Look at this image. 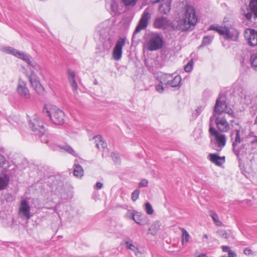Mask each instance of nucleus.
I'll return each instance as SVG.
<instances>
[{
  "mask_svg": "<svg viewBox=\"0 0 257 257\" xmlns=\"http://www.w3.org/2000/svg\"><path fill=\"white\" fill-rule=\"evenodd\" d=\"M185 18L178 21L176 26H173L174 30L186 32L194 27L198 21L195 10L193 7H188L185 13Z\"/></svg>",
  "mask_w": 257,
  "mask_h": 257,
  "instance_id": "1",
  "label": "nucleus"
},
{
  "mask_svg": "<svg viewBox=\"0 0 257 257\" xmlns=\"http://www.w3.org/2000/svg\"><path fill=\"white\" fill-rule=\"evenodd\" d=\"M29 126L35 135L41 138L42 143H48L47 139L46 130L45 128L43 123L40 120L37 115H35L32 119L29 121Z\"/></svg>",
  "mask_w": 257,
  "mask_h": 257,
  "instance_id": "2",
  "label": "nucleus"
},
{
  "mask_svg": "<svg viewBox=\"0 0 257 257\" xmlns=\"http://www.w3.org/2000/svg\"><path fill=\"white\" fill-rule=\"evenodd\" d=\"M233 110L227 106V104L225 100L222 98V95L219 94L216 100L215 106L213 108V114L211 116V119L214 116L219 115H225V113L232 114L233 113Z\"/></svg>",
  "mask_w": 257,
  "mask_h": 257,
  "instance_id": "3",
  "label": "nucleus"
},
{
  "mask_svg": "<svg viewBox=\"0 0 257 257\" xmlns=\"http://www.w3.org/2000/svg\"><path fill=\"white\" fill-rule=\"evenodd\" d=\"M163 37L158 33H151L146 42V48L151 51H157L161 49L164 45Z\"/></svg>",
  "mask_w": 257,
  "mask_h": 257,
  "instance_id": "4",
  "label": "nucleus"
},
{
  "mask_svg": "<svg viewBox=\"0 0 257 257\" xmlns=\"http://www.w3.org/2000/svg\"><path fill=\"white\" fill-rule=\"evenodd\" d=\"M43 112L45 115L48 116L51 119L54 124L62 125L64 123L65 114L62 110L56 108H52L48 110L45 107Z\"/></svg>",
  "mask_w": 257,
  "mask_h": 257,
  "instance_id": "5",
  "label": "nucleus"
},
{
  "mask_svg": "<svg viewBox=\"0 0 257 257\" xmlns=\"http://www.w3.org/2000/svg\"><path fill=\"white\" fill-rule=\"evenodd\" d=\"M242 11L248 21L253 24L257 23V0H251L245 10L242 8Z\"/></svg>",
  "mask_w": 257,
  "mask_h": 257,
  "instance_id": "6",
  "label": "nucleus"
},
{
  "mask_svg": "<svg viewBox=\"0 0 257 257\" xmlns=\"http://www.w3.org/2000/svg\"><path fill=\"white\" fill-rule=\"evenodd\" d=\"M209 132L211 136L214 138V144L217 148L215 149L218 151H220L226 145V136L224 134L220 133L214 127L213 124L210 125Z\"/></svg>",
  "mask_w": 257,
  "mask_h": 257,
  "instance_id": "7",
  "label": "nucleus"
},
{
  "mask_svg": "<svg viewBox=\"0 0 257 257\" xmlns=\"http://www.w3.org/2000/svg\"><path fill=\"white\" fill-rule=\"evenodd\" d=\"M230 140L232 142V150L234 154L236 156L238 161L240 158V152L242 148L237 147L241 142V132L239 130L235 129L232 131L230 134Z\"/></svg>",
  "mask_w": 257,
  "mask_h": 257,
  "instance_id": "8",
  "label": "nucleus"
},
{
  "mask_svg": "<svg viewBox=\"0 0 257 257\" xmlns=\"http://www.w3.org/2000/svg\"><path fill=\"white\" fill-rule=\"evenodd\" d=\"M209 120V128L210 127L211 124L213 125V121H215L216 127L219 131L221 132H226L230 128L229 124L227 122L225 115L214 116L212 118V119H211L210 117Z\"/></svg>",
  "mask_w": 257,
  "mask_h": 257,
  "instance_id": "9",
  "label": "nucleus"
},
{
  "mask_svg": "<svg viewBox=\"0 0 257 257\" xmlns=\"http://www.w3.org/2000/svg\"><path fill=\"white\" fill-rule=\"evenodd\" d=\"M150 8H147L144 11L139 23L134 32V35L139 33L141 30L146 29L148 25L149 20L151 19Z\"/></svg>",
  "mask_w": 257,
  "mask_h": 257,
  "instance_id": "10",
  "label": "nucleus"
},
{
  "mask_svg": "<svg viewBox=\"0 0 257 257\" xmlns=\"http://www.w3.org/2000/svg\"><path fill=\"white\" fill-rule=\"evenodd\" d=\"M16 90L18 94L24 98L26 101H28L30 98L31 94L27 86V84L21 79L19 80Z\"/></svg>",
  "mask_w": 257,
  "mask_h": 257,
  "instance_id": "11",
  "label": "nucleus"
},
{
  "mask_svg": "<svg viewBox=\"0 0 257 257\" xmlns=\"http://www.w3.org/2000/svg\"><path fill=\"white\" fill-rule=\"evenodd\" d=\"M126 38H119L117 41L112 52L113 58L114 60H119L122 56V47L125 45Z\"/></svg>",
  "mask_w": 257,
  "mask_h": 257,
  "instance_id": "12",
  "label": "nucleus"
},
{
  "mask_svg": "<svg viewBox=\"0 0 257 257\" xmlns=\"http://www.w3.org/2000/svg\"><path fill=\"white\" fill-rule=\"evenodd\" d=\"M29 81L32 87L39 94H42L44 92V89L40 82L39 78L34 72H32L29 77Z\"/></svg>",
  "mask_w": 257,
  "mask_h": 257,
  "instance_id": "13",
  "label": "nucleus"
},
{
  "mask_svg": "<svg viewBox=\"0 0 257 257\" xmlns=\"http://www.w3.org/2000/svg\"><path fill=\"white\" fill-rule=\"evenodd\" d=\"M30 206L26 199H22L21 201L19 213L22 218L29 220L31 215L30 214Z\"/></svg>",
  "mask_w": 257,
  "mask_h": 257,
  "instance_id": "14",
  "label": "nucleus"
},
{
  "mask_svg": "<svg viewBox=\"0 0 257 257\" xmlns=\"http://www.w3.org/2000/svg\"><path fill=\"white\" fill-rule=\"evenodd\" d=\"M170 20L164 16L158 17L154 20L153 26L156 29H167L170 25Z\"/></svg>",
  "mask_w": 257,
  "mask_h": 257,
  "instance_id": "15",
  "label": "nucleus"
},
{
  "mask_svg": "<svg viewBox=\"0 0 257 257\" xmlns=\"http://www.w3.org/2000/svg\"><path fill=\"white\" fill-rule=\"evenodd\" d=\"M244 37L250 46H257V30L251 29H246L244 34Z\"/></svg>",
  "mask_w": 257,
  "mask_h": 257,
  "instance_id": "16",
  "label": "nucleus"
},
{
  "mask_svg": "<svg viewBox=\"0 0 257 257\" xmlns=\"http://www.w3.org/2000/svg\"><path fill=\"white\" fill-rule=\"evenodd\" d=\"M224 38L228 41H237L238 36L240 34L239 31L236 29L231 28L230 29L226 28Z\"/></svg>",
  "mask_w": 257,
  "mask_h": 257,
  "instance_id": "17",
  "label": "nucleus"
},
{
  "mask_svg": "<svg viewBox=\"0 0 257 257\" xmlns=\"http://www.w3.org/2000/svg\"><path fill=\"white\" fill-rule=\"evenodd\" d=\"M109 28L104 24H101L96 27L95 35L99 39H105L108 36Z\"/></svg>",
  "mask_w": 257,
  "mask_h": 257,
  "instance_id": "18",
  "label": "nucleus"
},
{
  "mask_svg": "<svg viewBox=\"0 0 257 257\" xmlns=\"http://www.w3.org/2000/svg\"><path fill=\"white\" fill-rule=\"evenodd\" d=\"M16 57L22 59L26 63H27L30 66L33 67L34 69H37L38 66L37 65L36 62L31 60L32 57L30 55L23 52H21L19 51Z\"/></svg>",
  "mask_w": 257,
  "mask_h": 257,
  "instance_id": "19",
  "label": "nucleus"
},
{
  "mask_svg": "<svg viewBox=\"0 0 257 257\" xmlns=\"http://www.w3.org/2000/svg\"><path fill=\"white\" fill-rule=\"evenodd\" d=\"M182 78L180 75H175L174 73H172L171 78L169 82L168 87L170 86L173 88H180L181 86Z\"/></svg>",
  "mask_w": 257,
  "mask_h": 257,
  "instance_id": "20",
  "label": "nucleus"
},
{
  "mask_svg": "<svg viewBox=\"0 0 257 257\" xmlns=\"http://www.w3.org/2000/svg\"><path fill=\"white\" fill-rule=\"evenodd\" d=\"M118 1L119 0H106V8L112 15H115L118 11Z\"/></svg>",
  "mask_w": 257,
  "mask_h": 257,
  "instance_id": "21",
  "label": "nucleus"
},
{
  "mask_svg": "<svg viewBox=\"0 0 257 257\" xmlns=\"http://www.w3.org/2000/svg\"><path fill=\"white\" fill-rule=\"evenodd\" d=\"M210 161L216 166H220L225 162L224 156L219 157L217 154H210L208 156Z\"/></svg>",
  "mask_w": 257,
  "mask_h": 257,
  "instance_id": "22",
  "label": "nucleus"
},
{
  "mask_svg": "<svg viewBox=\"0 0 257 257\" xmlns=\"http://www.w3.org/2000/svg\"><path fill=\"white\" fill-rule=\"evenodd\" d=\"M68 78L69 82H70L71 86L73 89V90L75 92L77 91L78 88V84L76 82L75 77L76 74L74 71L68 69Z\"/></svg>",
  "mask_w": 257,
  "mask_h": 257,
  "instance_id": "23",
  "label": "nucleus"
},
{
  "mask_svg": "<svg viewBox=\"0 0 257 257\" xmlns=\"http://www.w3.org/2000/svg\"><path fill=\"white\" fill-rule=\"evenodd\" d=\"M171 10V2L169 0H167L166 2L162 4L159 8V12L165 15H167L170 12Z\"/></svg>",
  "mask_w": 257,
  "mask_h": 257,
  "instance_id": "24",
  "label": "nucleus"
},
{
  "mask_svg": "<svg viewBox=\"0 0 257 257\" xmlns=\"http://www.w3.org/2000/svg\"><path fill=\"white\" fill-rule=\"evenodd\" d=\"M171 74L169 73H162V74L158 76L156 79L164 84L166 87H168L169 82L171 78Z\"/></svg>",
  "mask_w": 257,
  "mask_h": 257,
  "instance_id": "25",
  "label": "nucleus"
},
{
  "mask_svg": "<svg viewBox=\"0 0 257 257\" xmlns=\"http://www.w3.org/2000/svg\"><path fill=\"white\" fill-rule=\"evenodd\" d=\"M94 140L96 143V147L98 149H104L107 147V143L103 140L102 137L100 135L96 136L94 137Z\"/></svg>",
  "mask_w": 257,
  "mask_h": 257,
  "instance_id": "26",
  "label": "nucleus"
},
{
  "mask_svg": "<svg viewBox=\"0 0 257 257\" xmlns=\"http://www.w3.org/2000/svg\"><path fill=\"white\" fill-rule=\"evenodd\" d=\"M84 171L82 167L79 165L75 164L74 165L73 174L77 177H81L83 176Z\"/></svg>",
  "mask_w": 257,
  "mask_h": 257,
  "instance_id": "27",
  "label": "nucleus"
},
{
  "mask_svg": "<svg viewBox=\"0 0 257 257\" xmlns=\"http://www.w3.org/2000/svg\"><path fill=\"white\" fill-rule=\"evenodd\" d=\"M9 178L7 175L0 177V190L5 189L9 184Z\"/></svg>",
  "mask_w": 257,
  "mask_h": 257,
  "instance_id": "28",
  "label": "nucleus"
},
{
  "mask_svg": "<svg viewBox=\"0 0 257 257\" xmlns=\"http://www.w3.org/2000/svg\"><path fill=\"white\" fill-rule=\"evenodd\" d=\"M214 39V36L212 35H208L203 37L202 43L200 47L206 46L209 45Z\"/></svg>",
  "mask_w": 257,
  "mask_h": 257,
  "instance_id": "29",
  "label": "nucleus"
},
{
  "mask_svg": "<svg viewBox=\"0 0 257 257\" xmlns=\"http://www.w3.org/2000/svg\"><path fill=\"white\" fill-rule=\"evenodd\" d=\"M142 217L144 216L138 212H136L132 214V218L138 224L143 225Z\"/></svg>",
  "mask_w": 257,
  "mask_h": 257,
  "instance_id": "30",
  "label": "nucleus"
},
{
  "mask_svg": "<svg viewBox=\"0 0 257 257\" xmlns=\"http://www.w3.org/2000/svg\"><path fill=\"white\" fill-rule=\"evenodd\" d=\"M59 148L63 150L66 152H67L70 154L72 155L73 156H77V154L75 152V151L68 145L65 144L63 145H60L59 146Z\"/></svg>",
  "mask_w": 257,
  "mask_h": 257,
  "instance_id": "31",
  "label": "nucleus"
},
{
  "mask_svg": "<svg viewBox=\"0 0 257 257\" xmlns=\"http://www.w3.org/2000/svg\"><path fill=\"white\" fill-rule=\"evenodd\" d=\"M226 28H222L220 27H216L214 25H211L209 28V30H215L218 32L220 35L224 36Z\"/></svg>",
  "mask_w": 257,
  "mask_h": 257,
  "instance_id": "32",
  "label": "nucleus"
},
{
  "mask_svg": "<svg viewBox=\"0 0 257 257\" xmlns=\"http://www.w3.org/2000/svg\"><path fill=\"white\" fill-rule=\"evenodd\" d=\"M209 215L217 225L221 226L222 225V222L219 220L218 215L216 212L213 211H210L209 212Z\"/></svg>",
  "mask_w": 257,
  "mask_h": 257,
  "instance_id": "33",
  "label": "nucleus"
},
{
  "mask_svg": "<svg viewBox=\"0 0 257 257\" xmlns=\"http://www.w3.org/2000/svg\"><path fill=\"white\" fill-rule=\"evenodd\" d=\"M3 51L7 54H12L16 57L19 50L11 47H5L3 48Z\"/></svg>",
  "mask_w": 257,
  "mask_h": 257,
  "instance_id": "34",
  "label": "nucleus"
},
{
  "mask_svg": "<svg viewBox=\"0 0 257 257\" xmlns=\"http://www.w3.org/2000/svg\"><path fill=\"white\" fill-rule=\"evenodd\" d=\"M251 67L257 71V53L251 55L250 59Z\"/></svg>",
  "mask_w": 257,
  "mask_h": 257,
  "instance_id": "35",
  "label": "nucleus"
},
{
  "mask_svg": "<svg viewBox=\"0 0 257 257\" xmlns=\"http://www.w3.org/2000/svg\"><path fill=\"white\" fill-rule=\"evenodd\" d=\"M125 244L126 245V247L127 249H129L134 251L135 252V253L137 254V252H138L139 249L137 247H136L134 245V244L133 243V241L132 240L125 241Z\"/></svg>",
  "mask_w": 257,
  "mask_h": 257,
  "instance_id": "36",
  "label": "nucleus"
},
{
  "mask_svg": "<svg viewBox=\"0 0 257 257\" xmlns=\"http://www.w3.org/2000/svg\"><path fill=\"white\" fill-rule=\"evenodd\" d=\"M5 152L3 149H0V168L3 167L7 162L4 156Z\"/></svg>",
  "mask_w": 257,
  "mask_h": 257,
  "instance_id": "37",
  "label": "nucleus"
},
{
  "mask_svg": "<svg viewBox=\"0 0 257 257\" xmlns=\"http://www.w3.org/2000/svg\"><path fill=\"white\" fill-rule=\"evenodd\" d=\"M111 157L112 160L115 164L119 165L120 163V158L118 154L114 152L111 153Z\"/></svg>",
  "mask_w": 257,
  "mask_h": 257,
  "instance_id": "38",
  "label": "nucleus"
},
{
  "mask_svg": "<svg viewBox=\"0 0 257 257\" xmlns=\"http://www.w3.org/2000/svg\"><path fill=\"white\" fill-rule=\"evenodd\" d=\"M145 211L149 215H151L154 213V210L150 203L147 202L145 204Z\"/></svg>",
  "mask_w": 257,
  "mask_h": 257,
  "instance_id": "39",
  "label": "nucleus"
},
{
  "mask_svg": "<svg viewBox=\"0 0 257 257\" xmlns=\"http://www.w3.org/2000/svg\"><path fill=\"white\" fill-rule=\"evenodd\" d=\"M137 1L138 0H122L123 4L126 7H133L136 4Z\"/></svg>",
  "mask_w": 257,
  "mask_h": 257,
  "instance_id": "40",
  "label": "nucleus"
},
{
  "mask_svg": "<svg viewBox=\"0 0 257 257\" xmlns=\"http://www.w3.org/2000/svg\"><path fill=\"white\" fill-rule=\"evenodd\" d=\"M140 191L139 189H136L131 195V199L133 201H136L139 198Z\"/></svg>",
  "mask_w": 257,
  "mask_h": 257,
  "instance_id": "41",
  "label": "nucleus"
},
{
  "mask_svg": "<svg viewBox=\"0 0 257 257\" xmlns=\"http://www.w3.org/2000/svg\"><path fill=\"white\" fill-rule=\"evenodd\" d=\"M190 235L188 232L184 229L182 228V242L184 241L188 242L189 241Z\"/></svg>",
  "mask_w": 257,
  "mask_h": 257,
  "instance_id": "42",
  "label": "nucleus"
},
{
  "mask_svg": "<svg viewBox=\"0 0 257 257\" xmlns=\"http://www.w3.org/2000/svg\"><path fill=\"white\" fill-rule=\"evenodd\" d=\"M164 84L159 81V83L156 85L155 89L157 91L160 93H162L164 91V87L163 86Z\"/></svg>",
  "mask_w": 257,
  "mask_h": 257,
  "instance_id": "43",
  "label": "nucleus"
},
{
  "mask_svg": "<svg viewBox=\"0 0 257 257\" xmlns=\"http://www.w3.org/2000/svg\"><path fill=\"white\" fill-rule=\"evenodd\" d=\"M193 68V61L191 60L185 66L184 70L187 72H189L192 71Z\"/></svg>",
  "mask_w": 257,
  "mask_h": 257,
  "instance_id": "44",
  "label": "nucleus"
},
{
  "mask_svg": "<svg viewBox=\"0 0 257 257\" xmlns=\"http://www.w3.org/2000/svg\"><path fill=\"white\" fill-rule=\"evenodd\" d=\"M218 233L223 238L228 239L229 237V234L224 230L218 231Z\"/></svg>",
  "mask_w": 257,
  "mask_h": 257,
  "instance_id": "45",
  "label": "nucleus"
},
{
  "mask_svg": "<svg viewBox=\"0 0 257 257\" xmlns=\"http://www.w3.org/2000/svg\"><path fill=\"white\" fill-rule=\"evenodd\" d=\"M148 181L147 180L144 179H142L139 184V187H146L148 186Z\"/></svg>",
  "mask_w": 257,
  "mask_h": 257,
  "instance_id": "46",
  "label": "nucleus"
},
{
  "mask_svg": "<svg viewBox=\"0 0 257 257\" xmlns=\"http://www.w3.org/2000/svg\"><path fill=\"white\" fill-rule=\"evenodd\" d=\"M243 253L245 255H249L252 253V251L249 248H245L243 250Z\"/></svg>",
  "mask_w": 257,
  "mask_h": 257,
  "instance_id": "47",
  "label": "nucleus"
},
{
  "mask_svg": "<svg viewBox=\"0 0 257 257\" xmlns=\"http://www.w3.org/2000/svg\"><path fill=\"white\" fill-rule=\"evenodd\" d=\"M103 187V184L100 182H98L96 183L94 188L96 189H100Z\"/></svg>",
  "mask_w": 257,
  "mask_h": 257,
  "instance_id": "48",
  "label": "nucleus"
},
{
  "mask_svg": "<svg viewBox=\"0 0 257 257\" xmlns=\"http://www.w3.org/2000/svg\"><path fill=\"white\" fill-rule=\"evenodd\" d=\"M221 248H222V251H223V252H228L229 250H231V249H230L229 246H226V245H222L221 246Z\"/></svg>",
  "mask_w": 257,
  "mask_h": 257,
  "instance_id": "49",
  "label": "nucleus"
},
{
  "mask_svg": "<svg viewBox=\"0 0 257 257\" xmlns=\"http://www.w3.org/2000/svg\"><path fill=\"white\" fill-rule=\"evenodd\" d=\"M228 257H236V253L232 250H229V252H228Z\"/></svg>",
  "mask_w": 257,
  "mask_h": 257,
  "instance_id": "50",
  "label": "nucleus"
},
{
  "mask_svg": "<svg viewBox=\"0 0 257 257\" xmlns=\"http://www.w3.org/2000/svg\"><path fill=\"white\" fill-rule=\"evenodd\" d=\"M202 109L203 108L202 107H198V108L196 110V116H197L200 114V113L201 112V111L202 110Z\"/></svg>",
  "mask_w": 257,
  "mask_h": 257,
  "instance_id": "51",
  "label": "nucleus"
},
{
  "mask_svg": "<svg viewBox=\"0 0 257 257\" xmlns=\"http://www.w3.org/2000/svg\"><path fill=\"white\" fill-rule=\"evenodd\" d=\"M208 239V236L207 234H204L203 236V240L204 241H206L207 243H208V242L207 241Z\"/></svg>",
  "mask_w": 257,
  "mask_h": 257,
  "instance_id": "52",
  "label": "nucleus"
},
{
  "mask_svg": "<svg viewBox=\"0 0 257 257\" xmlns=\"http://www.w3.org/2000/svg\"><path fill=\"white\" fill-rule=\"evenodd\" d=\"M252 144L257 143V137L255 136L254 139L251 142Z\"/></svg>",
  "mask_w": 257,
  "mask_h": 257,
  "instance_id": "53",
  "label": "nucleus"
},
{
  "mask_svg": "<svg viewBox=\"0 0 257 257\" xmlns=\"http://www.w3.org/2000/svg\"><path fill=\"white\" fill-rule=\"evenodd\" d=\"M197 257H207L204 253H201L197 256Z\"/></svg>",
  "mask_w": 257,
  "mask_h": 257,
  "instance_id": "54",
  "label": "nucleus"
},
{
  "mask_svg": "<svg viewBox=\"0 0 257 257\" xmlns=\"http://www.w3.org/2000/svg\"><path fill=\"white\" fill-rule=\"evenodd\" d=\"M152 227H153V226H152L150 227V228L149 229V230H151V229H152Z\"/></svg>",
  "mask_w": 257,
  "mask_h": 257,
  "instance_id": "55",
  "label": "nucleus"
},
{
  "mask_svg": "<svg viewBox=\"0 0 257 257\" xmlns=\"http://www.w3.org/2000/svg\"><path fill=\"white\" fill-rule=\"evenodd\" d=\"M54 210H55V211H56V207H55Z\"/></svg>",
  "mask_w": 257,
  "mask_h": 257,
  "instance_id": "56",
  "label": "nucleus"
}]
</instances>
